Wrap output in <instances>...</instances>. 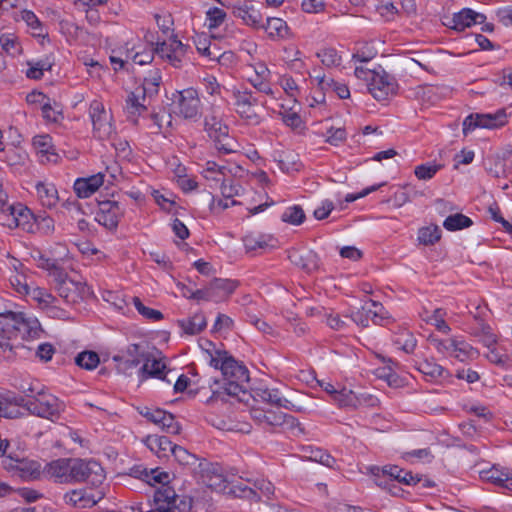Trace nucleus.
Returning a JSON list of instances; mask_svg holds the SVG:
<instances>
[{"instance_id": "48", "label": "nucleus", "mask_w": 512, "mask_h": 512, "mask_svg": "<svg viewBox=\"0 0 512 512\" xmlns=\"http://www.w3.org/2000/svg\"><path fill=\"white\" fill-rule=\"evenodd\" d=\"M475 335L480 337L481 342L488 348L493 346L497 341L496 335L492 332L491 327L485 323L479 324Z\"/></svg>"}, {"instance_id": "53", "label": "nucleus", "mask_w": 512, "mask_h": 512, "mask_svg": "<svg viewBox=\"0 0 512 512\" xmlns=\"http://www.w3.org/2000/svg\"><path fill=\"white\" fill-rule=\"evenodd\" d=\"M37 261H38V267L49 271V275L52 278H55L56 272H62L64 270L62 267L59 266L57 260L47 258L41 253H39Z\"/></svg>"}, {"instance_id": "52", "label": "nucleus", "mask_w": 512, "mask_h": 512, "mask_svg": "<svg viewBox=\"0 0 512 512\" xmlns=\"http://www.w3.org/2000/svg\"><path fill=\"white\" fill-rule=\"evenodd\" d=\"M160 428L164 432H166L168 434H172V435H177L181 431V426L175 420L174 415H172L171 413H168L166 411L164 413V416L162 417V423L160 425Z\"/></svg>"}, {"instance_id": "63", "label": "nucleus", "mask_w": 512, "mask_h": 512, "mask_svg": "<svg viewBox=\"0 0 512 512\" xmlns=\"http://www.w3.org/2000/svg\"><path fill=\"white\" fill-rule=\"evenodd\" d=\"M231 355L225 350H216L214 354L210 355V365L215 369L223 371L224 364L228 361Z\"/></svg>"}, {"instance_id": "26", "label": "nucleus", "mask_w": 512, "mask_h": 512, "mask_svg": "<svg viewBox=\"0 0 512 512\" xmlns=\"http://www.w3.org/2000/svg\"><path fill=\"white\" fill-rule=\"evenodd\" d=\"M37 195L43 206L52 208L58 202V191L54 184L39 182L36 185Z\"/></svg>"}, {"instance_id": "5", "label": "nucleus", "mask_w": 512, "mask_h": 512, "mask_svg": "<svg viewBox=\"0 0 512 512\" xmlns=\"http://www.w3.org/2000/svg\"><path fill=\"white\" fill-rule=\"evenodd\" d=\"M73 478L74 483L86 482L91 486L98 487L103 483L105 474L97 461L74 458Z\"/></svg>"}, {"instance_id": "17", "label": "nucleus", "mask_w": 512, "mask_h": 512, "mask_svg": "<svg viewBox=\"0 0 512 512\" xmlns=\"http://www.w3.org/2000/svg\"><path fill=\"white\" fill-rule=\"evenodd\" d=\"M179 113L186 119H196L199 116L200 99L193 88L184 89L178 92Z\"/></svg>"}, {"instance_id": "8", "label": "nucleus", "mask_w": 512, "mask_h": 512, "mask_svg": "<svg viewBox=\"0 0 512 512\" xmlns=\"http://www.w3.org/2000/svg\"><path fill=\"white\" fill-rule=\"evenodd\" d=\"M506 113L500 110L495 114H470L463 121V133L467 135L468 132L475 128L494 129L505 124Z\"/></svg>"}, {"instance_id": "55", "label": "nucleus", "mask_w": 512, "mask_h": 512, "mask_svg": "<svg viewBox=\"0 0 512 512\" xmlns=\"http://www.w3.org/2000/svg\"><path fill=\"white\" fill-rule=\"evenodd\" d=\"M474 353L473 348L468 343L456 339L455 351H452L451 356L460 361H465L467 358L472 357Z\"/></svg>"}, {"instance_id": "28", "label": "nucleus", "mask_w": 512, "mask_h": 512, "mask_svg": "<svg viewBox=\"0 0 512 512\" xmlns=\"http://www.w3.org/2000/svg\"><path fill=\"white\" fill-rule=\"evenodd\" d=\"M238 283L230 279L215 278L209 283L210 290L212 291L215 300L221 299L232 294Z\"/></svg>"}, {"instance_id": "37", "label": "nucleus", "mask_w": 512, "mask_h": 512, "mask_svg": "<svg viewBox=\"0 0 512 512\" xmlns=\"http://www.w3.org/2000/svg\"><path fill=\"white\" fill-rule=\"evenodd\" d=\"M131 300L138 313L145 319L151 320L153 322H157L163 319V314L161 311L145 306L140 298L132 297Z\"/></svg>"}, {"instance_id": "1", "label": "nucleus", "mask_w": 512, "mask_h": 512, "mask_svg": "<svg viewBox=\"0 0 512 512\" xmlns=\"http://www.w3.org/2000/svg\"><path fill=\"white\" fill-rule=\"evenodd\" d=\"M222 376L223 385L221 390H213L212 398L224 399V395L244 401L243 396L247 395L245 384L249 381V371L245 365L230 356L224 364Z\"/></svg>"}, {"instance_id": "61", "label": "nucleus", "mask_w": 512, "mask_h": 512, "mask_svg": "<svg viewBox=\"0 0 512 512\" xmlns=\"http://www.w3.org/2000/svg\"><path fill=\"white\" fill-rule=\"evenodd\" d=\"M371 310L370 307L363 306L360 310L350 315V318L357 325L362 327H368L369 321L371 320V313L368 314V311Z\"/></svg>"}, {"instance_id": "10", "label": "nucleus", "mask_w": 512, "mask_h": 512, "mask_svg": "<svg viewBox=\"0 0 512 512\" xmlns=\"http://www.w3.org/2000/svg\"><path fill=\"white\" fill-rule=\"evenodd\" d=\"M266 427L273 429L279 428L283 432L289 431L294 436H298L304 433V429L301 427V424L294 416L283 413L279 409L267 410Z\"/></svg>"}, {"instance_id": "39", "label": "nucleus", "mask_w": 512, "mask_h": 512, "mask_svg": "<svg viewBox=\"0 0 512 512\" xmlns=\"http://www.w3.org/2000/svg\"><path fill=\"white\" fill-rule=\"evenodd\" d=\"M441 238V230L438 226L421 228L418 233V240L424 245H433Z\"/></svg>"}, {"instance_id": "20", "label": "nucleus", "mask_w": 512, "mask_h": 512, "mask_svg": "<svg viewBox=\"0 0 512 512\" xmlns=\"http://www.w3.org/2000/svg\"><path fill=\"white\" fill-rule=\"evenodd\" d=\"M19 313L14 311L0 316V340L13 343L18 338Z\"/></svg>"}, {"instance_id": "27", "label": "nucleus", "mask_w": 512, "mask_h": 512, "mask_svg": "<svg viewBox=\"0 0 512 512\" xmlns=\"http://www.w3.org/2000/svg\"><path fill=\"white\" fill-rule=\"evenodd\" d=\"M33 146L36 151L46 157L49 162L57 161V154L54 151L52 138L49 135H37L33 138Z\"/></svg>"}, {"instance_id": "51", "label": "nucleus", "mask_w": 512, "mask_h": 512, "mask_svg": "<svg viewBox=\"0 0 512 512\" xmlns=\"http://www.w3.org/2000/svg\"><path fill=\"white\" fill-rule=\"evenodd\" d=\"M442 165L440 164H421L415 168V175L420 180H429L431 179L440 169Z\"/></svg>"}, {"instance_id": "2", "label": "nucleus", "mask_w": 512, "mask_h": 512, "mask_svg": "<svg viewBox=\"0 0 512 512\" xmlns=\"http://www.w3.org/2000/svg\"><path fill=\"white\" fill-rule=\"evenodd\" d=\"M161 75L155 70L150 77L145 78L142 85L135 88L126 100V110L129 116H137L147 110L151 99L159 92Z\"/></svg>"}, {"instance_id": "23", "label": "nucleus", "mask_w": 512, "mask_h": 512, "mask_svg": "<svg viewBox=\"0 0 512 512\" xmlns=\"http://www.w3.org/2000/svg\"><path fill=\"white\" fill-rule=\"evenodd\" d=\"M147 447L158 457H167L168 452L172 453L173 444L166 436L150 435L146 438Z\"/></svg>"}, {"instance_id": "36", "label": "nucleus", "mask_w": 512, "mask_h": 512, "mask_svg": "<svg viewBox=\"0 0 512 512\" xmlns=\"http://www.w3.org/2000/svg\"><path fill=\"white\" fill-rule=\"evenodd\" d=\"M100 362L99 355L94 351H83L75 358V363L86 370L95 369Z\"/></svg>"}, {"instance_id": "12", "label": "nucleus", "mask_w": 512, "mask_h": 512, "mask_svg": "<svg viewBox=\"0 0 512 512\" xmlns=\"http://www.w3.org/2000/svg\"><path fill=\"white\" fill-rule=\"evenodd\" d=\"M125 208L121 202L114 200H105L99 202V210L96 213V220L99 224L108 229H115L121 217L124 215Z\"/></svg>"}, {"instance_id": "59", "label": "nucleus", "mask_w": 512, "mask_h": 512, "mask_svg": "<svg viewBox=\"0 0 512 512\" xmlns=\"http://www.w3.org/2000/svg\"><path fill=\"white\" fill-rule=\"evenodd\" d=\"M225 169L224 166L218 165L216 162L208 161L206 163V169H205V177L207 179H212L216 182L221 181V176L224 175L223 170Z\"/></svg>"}, {"instance_id": "13", "label": "nucleus", "mask_w": 512, "mask_h": 512, "mask_svg": "<svg viewBox=\"0 0 512 512\" xmlns=\"http://www.w3.org/2000/svg\"><path fill=\"white\" fill-rule=\"evenodd\" d=\"M234 99L236 111L241 118L246 119L253 124H258L260 122V117L255 110V106L258 104V99L253 97L251 91L245 90L234 92Z\"/></svg>"}, {"instance_id": "49", "label": "nucleus", "mask_w": 512, "mask_h": 512, "mask_svg": "<svg viewBox=\"0 0 512 512\" xmlns=\"http://www.w3.org/2000/svg\"><path fill=\"white\" fill-rule=\"evenodd\" d=\"M225 18L226 13L224 10L217 7L210 8L206 12V20L208 21V28L210 30L218 28L224 22Z\"/></svg>"}, {"instance_id": "18", "label": "nucleus", "mask_w": 512, "mask_h": 512, "mask_svg": "<svg viewBox=\"0 0 512 512\" xmlns=\"http://www.w3.org/2000/svg\"><path fill=\"white\" fill-rule=\"evenodd\" d=\"M7 469L18 470L22 477L36 479L41 473V465L36 461H28L25 459L13 458L10 454L8 459L4 461Z\"/></svg>"}, {"instance_id": "40", "label": "nucleus", "mask_w": 512, "mask_h": 512, "mask_svg": "<svg viewBox=\"0 0 512 512\" xmlns=\"http://www.w3.org/2000/svg\"><path fill=\"white\" fill-rule=\"evenodd\" d=\"M171 454L174 459L182 466L195 465L198 460L196 455L190 453L186 448L176 444L174 445Z\"/></svg>"}, {"instance_id": "4", "label": "nucleus", "mask_w": 512, "mask_h": 512, "mask_svg": "<svg viewBox=\"0 0 512 512\" xmlns=\"http://www.w3.org/2000/svg\"><path fill=\"white\" fill-rule=\"evenodd\" d=\"M53 282L59 296L67 303H78L89 294V288L85 283L68 278L64 270L62 272H56Z\"/></svg>"}, {"instance_id": "30", "label": "nucleus", "mask_w": 512, "mask_h": 512, "mask_svg": "<svg viewBox=\"0 0 512 512\" xmlns=\"http://www.w3.org/2000/svg\"><path fill=\"white\" fill-rule=\"evenodd\" d=\"M122 353V355H115L113 359L118 361L126 358V362H128L131 367L138 366L145 357L143 347L135 343L128 345L126 350L122 351Z\"/></svg>"}, {"instance_id": "56", "label": "nucleus", "mask_w": 512, "mask_h": 512, "mask_svg": "<svg viewBox=\"0 0 512 512\" xmlns=\"http://www.w3.org/2000/svg\"><path fill=\"white\" fill-rule=\"evenodd\" d=\"M371 310L368 311V314L371 313V321L375 325H383V321L387 318L386 311L383 305L374 300H370Z\"/></svg>"}, {"instance_id": "22", "label": "nucleus", "mask_w": 512, "mask_h": 512, "mask_svg": "<svg viewBox=\"0 0 512 512\" xmlns=\"http://www.w3.org/2000/svg\"><path fill=\"white\" fill-rule=\"evenodd\" d=\"M41 326L37 318L19 313L18 336L36 338L40 335Z\"/></svg>"}, {"instance_id": "57", "label": "nucleus", "mask_w": 512, "mask_h": 512, "mask_svg": "<svg viewBox=\"0 0 512 512\" xmlns=\"http://www.w3.org/2000/svg\"><path fill=\"white\" fill-rule=\"evenodd\" d=\"M488 162L490 163V166L487 167V170L488 172L494 176V177H501L503 175H505V173L510 170L511 168L509 166H507L504 162L502 161H499L497 159V156L494 155L493 157L491 158H488L487 159Z\"/></svg>"}, {"instance_id": "44", "label": "nucleus", "mask_w": 512, "mask_h": 512, "mask_svg": "<svg viewBox=\"0 0 512 512\" xmlns=\"http://www.w3.org/2000/svg\"><path fill=\"white\" fill-rule=\"evenodd\" d=\"M317 57L321 59V62L326 67H335L341 63V56L338 54L336 49L332 47L320 50L317 53Z\"/></svg>"}, {"instance_id": "34", "label": "nucleus", "mask_w": 512, "mask_h": 512, "mask_svg": "<svg viewBox=\"0 0 512 512\" xmlns=\"http://www.w3.org/2000/svg\"><path fill=\"white\" fill-rule=\"evenodd\" d=\"M266 32L268 33L269 37L275 38L280 37L284 38L288 34V26L284 20L281 18H268L266 25L262 26Z\"/></svg>"}, {"instance_id": "35", "label": "nucleus", "mask_w": 512, "mask_h": 512, "mask_svg": "<svg viewBox=\"0 0 512 512\" xmlns=\"http://www.w3.org/2000/svg\"><path fill=\"white\" fill-rule=\"evenodd\" d=\"M472 224V220L468 216L461 213L450 215L443 222L444 228L448 231H456L468 228Z\"/></svg>"}, {"instance_id": "21", "label": "nucleus", "mask_w": 512, "mask_h": 512, "mask_svg": "<svg viewBox=\"0 0 512 512\" xmlns=\"http://www.w3.org/2000/svg\"><path fill=\"white\" fill-rule=\"evenodd\" d=\"M481 479L498 487L512 491V472L499 470L493 466L480 472Z\"/></svg>"}, {"instance_id": "54", "label": "nucleus", "mask_w": 512, "mask_h": 512, "mask_svg": "<svg viewBox=\"0 0 512 512\" xmlns=\"http://www.w3.org/2000/svg\"><path fill=\"white\" fill-rule=\"evenodd\" d=\"M34 300L46 306L51 305L55 301V297L46 289L41 287H31L29 294Z\"/></svg>"}, {"instance_id": "24", "label": "nucleus", "mask_w": 512, "mask_h": 512, "mask_svg": "<svg viewBox=\"0 0 512 512\" xmlns=\"http://www.w3.org/2000/svg\"><path fill=\"white\" fill-rule=\"evenodd\" d=\"M383 475L389 476L392 480H396L400 483L407 485H416L421 481V477L413 475L410 471H405L396 465L385 466L382 469Z\"/></svg>"}, {"instance_id": "62", "label": "nucleus", "mask_w": 512, "mask_h": 512, "mask_svg": "<svg viewBox=\"0 0 512 512\" xmlns=\"http://www.w3.org/2000/svg\"><path fill=\"white\" fill-rule=\"evenodd\" d=\"M430 341L433 343V345L436 347V349L441 353H448L451 355L452 351H455L456 347V339L450 338L447 340H440L431 337Z\"/></svg>"}, {"instance_id": "42", "label": "nucleus", "mask_w": 512, "mask_h": 512, "mask_svg": "<svg viewBox=\"0 0 512 512\" xmlns=\"http://www.w3.org/2000/svg\"><path fill=\"white\" fill-rule=\"evenodd\" d=\"M257 395L263 402L276 405L277 407L289 408L288 404H290V402L285 398H281L277 390L264 389L259 391Z\"/></svg>"}, {"instance_id": "58", "label": "nucleus", "mask_w": 512, "mask_h": 512, "mask_svg": "<svg viewBox=\"0 0 512 512\" xmlns=\"http://www.w3.org/2000/svg\"><path fill=\"white\" fill-rule=\"evenodd\" d=\"M325 323L329 328L335 331H345L348 328V323L343 320L339 314L327 313L325 314Z\"/></svg>"}, {"instance_id": "41", "label": "nucleus", "mask_w": 512, "mask_h": 512, "mask_svg": "<svg viewBox=\"0 0 512 512\" xmlns=\"http://www.w3.org/2000/svg\"><path fill=\"white\" fill-rule=\"evenodd\" d=\"M304 210L299 205L288 207L281 216L283 222L300 225L305 220Z\"/></svg>"}, {"instance_id": "25", "label": "nucleus", "mask_w": 512, "mask_h": 512, "mask_svg": "<svg viewBox=\"0 0 512 512\" xmlns=\"http://www.w3.org/2000/svg\"><path fill=\"white\" fill-rule=\"evenodd\" d=\"M234 15L244 21L245 24L252 27H259L262 16L261 13L248 3L234 7Z\"/></svg>"}, {"instance_id": "29", "label": "nucleus", "mask_w": 512, "mask_h": 512, "mask_svg": "<svg viewBox=\"0 0 512 512\" xmlns=\"http://www.w3.org/2000/svg\"><path fill=\"white\" fill-rule=\"evenodd\" d=\"M166 365L161 360L153 359L150 361L148 358L146 359L144 365L140 369L142 379H147L148 377H155L158 379L165 380Z\"/></svg>"}, {"instance_id": "60", "label": "nucleus", "mask_w": 512, "mask_h": 512, "mask_svg": "<svg viewBox=\"0 0 512 512\" xmlns=\"http://www.w3.org/2000/svg\"><path fill=\"white\" fill-rule=\"evenodd\" d=\"M346 139V130L344 128L330 127L326 132V142L337 146Z\"/></svg>"}, {"instance_id": "9", "label": "nucleus", "mask_w": 512, "mask_h": 512, "mask_svg": "<svg viewBox=\"0 0 512 512\" xmlns=\"http://www.w3.org/2000/svg\"><path fill=\"white\" fill-rule=\"evenodd\" d=\"M396 89L395 79L384 70L372 73L368 83V90L376 100H386L389 95L396 93Z\"/></svg>"}, {"instance_id": "6", "label": "nucleus", "mask_w": 512, "mask_h": 512, "mask_svg": "<svg viewBox=\"0 0 512 512\" xmlns=\"http://www.w3.org/2000/svg\"><path fill=\"white\" fill-rule=\"evenodd\" d=\"M89 115L93 124V132L98 139H106L113 133L112 116L105 111L104 105L97 100L90 104Z\"/></svg>"}, {"instance_id": "64", "label": "nucleus", "mask_w": 512, "mask_h": 512, "mask_svg": "<svg viewBox=\"0 0 512 512\" xmlns=\"http://www.w3.org/2000/svg\"><path fill=\"white\" fill-rule=\"evenodd\" d=\"M488 212L494 221L500 223L506 232L512 234V224L501 216L500 209L497 205L490 206Z\"/></svg>"}, {"instance_id": "46", "label": "nucleus", "mask_w": 512, "mask_h": 512, "mask_svg": "<svg viewBox=\"0 0 512 512\" xmlns=\"http://www.w3.org/2000/svg\"><path fill=\"white\" fill-rule=\"evenodd\" d=\"M22 19L33 30L34 36L44 37L46 35V32H44L42 23L40 22L38 17L32 11L24 10L22 12Z\"/></svg>"}, {"instance_id": "43", "label": "nucleus", "mask_w": 512, "mask_h": 512, "mask_svg": "<svg viewBox=\"0 0 512 512\" xmlns=\"http://www.w3.org/2000/svg\"><path fill=\"white\" fill-rule=\"evenodd\" d=\"M0 45L2 49L12 57H15L21 52V46L17 38L12 34L1 35Z\"/></svg>"}, {"instance_id": "19", "label": "nucleus", "mask_w": 512, "mask_h": 512, "mask_svg": "<svg viewBox=\"0 0 512 512\" xmlns=\"http://www.w3.org/2000/svg\"><path fill=\"white\" fill-rule=\"evenodd\" d=\"M104 182V174L97 173L86 178H78L74 182V191L80 198H88L95 193Z\"/></svg>"}, {"instance_id": "47", "label": "nucleus", "mask_w": 512, "mask_h": 512, "mask_svg": "<svg viewBox=\"0 0 512 512\" xmlns=\"http://www.w3.org/2000/svg\"><path fill=\"white\" fill-rule=\"evenodd\" d=\"M418 370L426 376L431 377L432 379H437L443 376L445 370L444 368L430 360H424L418 366Z\"/></svg>"}, {"instance_id": "31", "label": "nucleus", "mask_w": 512, "mask_h": 512, "mask_svg": "<svg viewBox=\"0 0 512 512\" xmlns=\"http://www.w3.org/2000/svg\"><path fill=\"white\" fill-rule=\"evenodd\" d=\"M180 327L186 334L195 335L205 329L207 322L203 314L197 313L194 316L178 321Z\"/></svg>"}, {"instance_id": "15", "label": "nucleus", "mask_w": 512, "mask_h": 512, "mask_svg": "<svg viewBox=\"0 0 512 512\" xmlns=\"http://www.w3.org/2000/svg\"><path fill=\"white\" fill-rule=\"evenodd\" d=\"M105 496L102 490L78 489L64 495L66 504L77 508H90L96 505Z\"/></svg>"}, {"instance_id": "7", "label": "nucleus", "mask_w": 512, "mask_h": 512, "mask_svg": "<svg viewBox=\"0 0 512 512\" xmlns=\"http://www.w3.org/2000/svg\"><path fill=\"white\" fill-rule=\"evenodd\" d=\"M186 46L177 39L175 35H171L169 42L157 41L156 46L153 48V53L157 54L160 58L167 60L172 66L179 67L182 57L185 55Z\"/></svg>"}, {"instance_id": "16", "label": "nucleus", "mask_w": 512, "mask_h": 512, "mask_svg": "<svg viewBox=\"0 0 512 512\" xmlns=\"http://www.w3.org/2000/svg\"><path fill=\"white\" fill-rule=\"evenodd\" d=\"M288 259L306 273H312L319 269L320 258L313 250H299L292 248L288 250Z\"/></svg>"}, {"instance_id": "14", "label": "nucleus", "mask_w": 512, "mask_h": 512, "mask_svg": "<svg viewBox=\"0 0 512 512\" xmlns=\"http://www.w3.org/2000/svg\"><path fill=\"white\" fill-rule=\"evenodd\" d=\"M32 217L31 211L20 203L10 204L0 215V224L10 229L21 227L26 228Z\"/></svg>"}, {"instance_id": "45", "label": "nucleus", "mask_w": 512, "mask_h": 512, "mask_svg": "<svg viewBox=\"0 0 512 512\" xmlns=\"http://www.w3.org/2000/svg\"><path fill=\"white\" fill-rule=\"evenodd\" d=\"M445 315V310L437 308L433 311L432 315L426 319V322L434 325L439 332L448 334L451 329L444 320Z\"/></svg>"}, {"instance_id": "3", "label": "nucleus", "mask_w": 512, "mask_h": 512, "mask_svg": "<svg viewBox=\"0 0 512 512\" xmlns=\"http://www.w3.org/2000/svg\"><path fill=\"white\" fill-rule=\"evenodd\" d=\"M204 130L214 141L219 153L231 154L237 151V142L229 135L228 126L222 122L220 115L215 110L204 117Z\"/></svg>"}, {"instance_id": "32", "label": "nucleus", "mask_w": 512, "mask_h": 512, "mask_svg": "<svg viewBox=\"0 0 512 512\" xmlns=\"http://www.w3.org/2000/svg\"><path fill=\"white\" fill-rule=\"evenodd\" d=\"M333 400L341 408H356L361 403L360 398L352 390L346 388L338 389Z\"/></svg>"}, {"instance_id": "50", "label": "nucleus", "mask_w": 512, "mask_h": 512, "mask_svg": "<svg viewBox=\"0 0 512 512\" xmlns=\"http://www.w3.org/2000/svg\"><path fill=\"white\" fill-rule=\"evenodd\" d=\"M10 284L16 292L22 295H28L31 290L27 276L21 273L12 275L10 277Z\"/></svg>"}, {"instance_id": "33", "label": "nucleus", "mask_w": 512, "mask_h": 512, "mask_svg": "<svg viewBox=\"0 0 512 512\" xmlns=\"http://www.w3.org/2000/svg\"><path fill=\"white\" fill-rule=\"evenodd\" d=\"M473 25V10L470 8H464L460 12L455 13L451 19V23L448 26L457 31H463L464 29Z\"/></svg>"}, {"instance_id": "38", "label": "nucleus", "mask_w": 512, "mask_h": 512, "mask_svg": "<svg viewBox=\"0 0 512 512\" xmlns=\"http://www.w3.org/2000/svg\"><path fill=\"white\" fill-rule=\"evenodd\" d=\"M394 343L407 354L413 353L417 346V340L415 336L409 331H402L399 333L396 336Z\"/></svg>"}, {"instance_id": "11", "label": "nucleus", "mask_w": 512, "mask_h": 512, "mask_svg": "<svg viewBox=\"0 0 512 512\" xmlns=\"http://www.w3.org/2000/svg\"><path fill=\"white\" fill-rule=\"evenodd\" d=\"M74 458H60L47 463L42 472L58 483H74Z\"/></svg>"}]
</instances>
